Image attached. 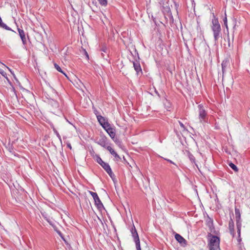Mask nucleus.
Wrapping results in <instances>:
<instances>
[{"label": "nucleus", "mask_w": 250, "mask_h": 250, "mask_svg": "<svg viewBox=\"0 0 250 250\" xmlns=\"http://www.w3.org/2000/svg\"><path fill=\"white\" fill-rule=\"evenodd\" d=\"M213 19L212 20L211 28L213 33V37L215 42H217L221 36V28L218 20L213 14Z\"/></svg>", "instance_id": "nucleus-1"}, {"label": "nucleus", "mask_w": 250, "mask_h": 250, "mask_svg": "<svg viewBox=\"0 0 250 250\" xmlns=\"http://www.w3.org/2000/svg\"><path fill=\"white\" fill-rule=\"evenodd\" d=\"M208 247L209 250H221L220 248V238L219 237L208 233Z\"/></svg>", "instance_id": "nucleus-2"}, {"label": "nucleus", "mask_w": 250, "mask_h": 250, "mask_svg": "<svg viewBox=\"0 0 250 250\" xmlns=\"http://www.w3.org/2000/svg\"><path fill=\"white\" fill-rule=\"evenodd\" d=\"M198 118L200 122L202 124H205L208 122V112L206 110V107L203 104H199L197 106Z\"/></svg>", "instance_id": "nucleus-3"}, {"label": "nucleus", "mask_w": 250, "mask_h": 250, "mask_svg": "<svg viewBox=\"0 0 250 250\" xmlns=\"http://www.w3.org/2000/svg\"><path fill=\"white\" fill-rule=\"evenodd\" d=\"M89 194L92 196L94 200L95 204L98 209L101 210L104 208V205L100 200L97 193L91 191H89Z\"/></svg>", "instance_id": "nucleus-4"}, {"label": "nucleus", "mask_w": 250, "mask_h": 250, "mask_svg": "<svg viewBox=\"0 0 250 250\" xmlns=\"http://www.w3.org/2000/svg\"><path fill=\"white\" fill-rule=\"evenodd\" d=\"M95 142L104 148L106 147L108 144L107 142V138L104 135H101L99 138H97Z\"/></svg>", "instance_id": "nucleus-5"}, {"label": "nucleus", "mask_w": 250, "mask_h": 250, "mask_svg": "<svg viewBox=\"0 0 250 250\" xmlns=\"http://www.w3.org/2000/svg\"><path fill=\"white\" fill-rule=\"evenodd\" d=\"M206 224L209 228L210 230V232L215 233V227L213 225V220L212 218H211L208 215H207V217L206 219Z\"/></svg>", "instance_id": "nucleus-6"}, {"label": "nucleus", "mask_w": 250, "mask_h": 250, "mask_svg": "<svg viewBox=\"0 0 250 250\" xmlns=\"http://www.w3.org/2000/svg\"><path fill=\"white\" fill-rule=\"evenodd\" d=\"M101 166L108 173V174L110 176L112 179L114 180V179L115 178V176L114 174L112 172V171L108 163L104 162L102 165H101Z\"/></svg>", "instance_id": "nucleus-7"}, {"label": "nucleus", "mask_w": 250, "mask_h": 250, "mask_svg": "<svg viewBox=\"0 0 250 250\" xmlns=\"http://www.w3.org/2000/svg\"><path fill=\"white\" fill-rule=\"evenodd\" d=\"M229 229L230 234L232 236V237H234L235 234L234 230V222L231 218H230L229 221Z\"/></svg>", "instance_id": "nucleus-8"}, {"label": "nucleus", "mask_w": 250, "mask_h": 250, "mask_svg": "<svg viewBox=\"0 0 250 250\" xmlns=\"http://www.w3.org/2000/svg\"><path fill=\"white\" fill-rule=\"evenodd\" d=\"M130 232H131L132 236L133 238L134 241L135 240H138L139 239H140L138 232L137 231V230H136L134 224H133V226L130 229Z\"/></svg>", "instance_id": "nucleus-9"}, {"label": "nucleus", "mask_w": 250, "mask_h": 250, "mask_svg": "<svg viewBox=\"0 0 250 250\" xmlns=\"http://www.w3.org/2000/svg\"><path fill=\"white\" fill-rule=\"evenodd\" d=\"M18 31L19 32V35L22 41V42L24 45L26 44V39L24 31L19 28H18Z\"/></svg>", "instance_id": "nucleus-10"}, {"label": "nucleus", "mask_w": 250, "mask_h": 250, "mask_svg": "<svg viewBox=\"0 0 250 250\" xmlns=\"http://www.w3.org/2000/svg\"><path fill=\"white\" fill-rule=\"evenodd\" d=\"M175 238L181 245L183 246L187 244V241L180 234L176 233Z\"/></svg>", "instance_id": "nucleus-11"}, {"label": "nucleus", "mask_w": 250, "mask_h": 250, "mask_svg": "<svg viewBox=\"0 0 250 250\" xmlns=\"http://www.w3.org/2000/svg\"><path fill=\"white\" fill-rule=\"evenodd\" d=\"M235 214L236 218V224H241V213L239 209L237 208H235Z\"/></svg>", "instance_id": "nucleus-12"}, {"label": "nucleus", "mask_w": 250, "mask_h": 250, "mask_svg": "<svg viewBox=\"0 0 250 250\" xmlns=\"http://www.w3.org/2000/svg\"><path fill=\"white\" fill-rule=\"evenodd\" d=\"M163 103L167 110L169 111H171L172 108L171 103L170 102V101L165 98L163 101Z\"/></svg>", "instance_id": "nucleus-13"}, {"label": "nucleus", "mask_w": 250, "mask_h": 250, "mask_svg": "<svg viewBox=\"0 0 250 250\" xmlns=\"http://www.w3.org/2000/svg\"><path fill=\"white\" fill-rule=\"evenodd\" d=\"M133 63L134 68L135 70L136 71L137 74L138 75L139 74V73H142V68H141L139 62H138V61L133 62Z\"/></svg>", "instance_id": "nucleus-14"}, {"label": "nucleus", "mask_w": 250, "mask_h": 250, "mask_svg": "<svg viewBox=\"0 0 250 250\" xmlns=\"http://www.w3.org/2000/svg\"><path fill=\"white\" fill-rule=\"evenodd\" d=\"M229 65V62L228 59H225L223 60L222 62L221 65H222V71L223 75L224 74L226 68L228 67V66Z\"/></svg>", "instance_id": "nucleus-15"}, {"label": "nucleus", "mask_w": 250, "mask_h": 250, "mask_svg": "<svg viewBox=\"0 0 250 250\" xmlns=\"http://www.w3.org/2000/svg\"><path fill=\"white\" fill-rule=\"evenodd\" d=\"M106 131L109 134L110 137L113 139V140L116 142V140L115 139V137L116 135L115 129L111 127L110 128H108L107 130Z\"/></svg>", "instance_id": "nucleus-16"}, {"label": "nucleus", "mask_w": 250, "mask_h": 250, "mask_svg": "<svg viewBox=\"0 0 250 250\" xmlns=\"http://www.w3.org/2000/svg\"><path fill=\"white\" fill-rule=\"evenodd\" d=\"M101 56L104 59L107 60L108 58V50L105 47H103L101 49Z\"/></svg>", "instance_id": "nucleus-17"}, {"label": "nucleus", "mask_w": 250, "mask_h": 250, "mask_svg": "<svg viewBox=\"0 0 250 250\" xmlns=\"http://www.w3.org/2000/svg\"><path fill=\"white\" fill-rule=\"evenodd\" d=\"M0 27H1V28H3L6 30L12 31L15 33V32L14 30H13L11 28H10L9 27L7 26L5 23H4L2 22V19L0 17Z\"/></svg>", "instance_id": "nucleus-18"}, {"label": "nucleus", "mask_w": 250, "mask_h": 250, "mask_svg": "<svg viewBox=\"0 0 250 250\" xmlns=\"http://www.w3.org/2000/svg\"><path fill=\"white\" fill-rule=\"evenodd\" d=\"M97 118L101 125L107 122L106 121L105 119L100 115H97Z\"/></svg>", "instance_id": "nucleus-19"}, {"label": "nucleus", "mask_w": 250, "mask_h": 250, "mask_svg": "<svg viewBox=\"0 0 250 250\" xmlns=\"http://www.w3.org/2000/svg\"><path fill=\"white\" fill-rule=\"evenodd\" d=\"M161 10L164 14H168L171 12L170 8L168 5H163Z\"/></svg>", "instance_id": "nucleus-20"}, {"label": "nucleus", "mask_w": 250, "mask_h": 250, "mask_svg": "<svg viewBox=\"0 0 250 250\" xmlns=\"http://www.w3.org/2000/svg\"><path fill=\"white\" fill-rule=\"evenodd\" d=\"M54 67L59 72L62 73L67 78H68L67 75H66V74L63 72V71L62 69V68L60 67V66L58 64H57V63H54Z\"/></svg>", "instance_id": "nucleus-21"}, {"label": "nucleus", "mask_w": 250, "mask_h": 250, "mask_svg": "<svg viewBox=\"0 0 250 250\" xmlns=\"http://www.w3.org/2000/svg\"><path fill=\"white\" fill-rule=\"evenodd\" d=\"M187 153H188V158L189 159L190 161L192 163H195V158L194 157V156L189 151H188Z\"/></svg>", "instance_id": "nucleus-22"}, {"label": "nucleus", "mask_w": 250, "mask_h": 250, "mask_svg": "<svg viewBox=\"0 0 250 250\" xmlns=\"http://www.w3.org/2000/svg\"><path fill=\"white\" fill-rule=\"evenodd\" d=\"M111 154L115 158L116 160L117 161H119L121 159V157L115 150L112 151V152H111Z\"/></svg>", "instance_id": "nucleus-23"}, {"label": "nucleus", "mask_w": 250, "mask_h": 250, "mask_svg": "<svg viewBox=\"0 0 250 250\" xmlns=\"http://www.w3.org/2000/svg\"><path fill=\"white\" fill-rule=\"evenodd\" d=\"M102 127L105 130V131L107 130L108 128H110L111 127L110 125L106 122L105 123L102 125Z\"/></svg>", "instance_id": "nucleus-24"}, {"label": "nucleus", "mask_w": 250, "mask_h": 250, "mask_svg": "<svg viewBox=\"0 0 250 250\" xmlns=\"http://www.w3.org/2000/svg\"><path fill=\"white\" fill-rule=\"evenodd\" d=\"M96 162L100 165H102V164L104 162L98 155H96Z\"/></svg>", "instance_id": "nucleus-25"}, {"label": "nucleus", "mask_w": 250, "mask_h": 250, "mask_svg": "<svg viewBox=\"0 0 250 250\" xmlns=\"http://www.w3.org/2000/svg\"><path fill=\"white\" fill-rule=\"evenodd\" d=\"M134 242L135 243L136 250H141L140 239L134 241Z\"/></svg>", "instance_id": "nucleus-26"}, {"label": "nucleus", "mask_w": 250, "mask_h": 250, "mask_svg": "<svg viewBox=\"0 0 250 250\" xmlns=\"http://www.w3.org/2000/svg\"><path fill=\"white\" fill-rule=\"evenodd\" d=\"M241 226H242L241 224H236L238 237H240V236H241Z\"/></svg>", "instance_id": "nucleus-27"}, {"label": "nucleus", "mask_w": 250, "mask_h": 250, "mask_svg": "<svg viewBox=\"0 0 250 250\" xmlns=\"http://www.w3.org/2000/svg\"><path fill=\"white\" fill-rule=\"evenodd\" d=\"M229 166L234 171L237 172L238 171L237 167L232 163H229Z\"/></svg>", "instance_id": "nucleus-28"}, {"label": "nucleus", "mask_w": 250, "mask_h": 250, "mask_svg": "<svg viewBox=\"0 0 250 250\" xmlns=\"http://www.w3.org/2000/svg\"><path fill=\"white\" fill-rule=\"evenodd\" d=\"M99 3L103 6H106L107 4V0H97Z\"/></svg>", "instance_id": "nucleus-29"}, {"label": "nucleus", "mask_w": 250, "mask_h": 250, "mask_svg": "<svg viewBox=\"0 0 250 250\" xmlns=\"http://www.w3.org/2000/svg\"><path fill=\"white\" fill-rule=\"evenodd\" d=\"M53 130L54 132L55 133V134L57 136V137L58 138V139L61 141L62 139H61V135H60L59 132L57 131V130L56 129V128L54 127H53Z\"/></svg>", "instance_id": "nucleus-30"}, {"label": "nucleus", "mask_w": 250, "mask_h": 250, "mask_svg": "<svg viewBox=\"0 0 250 250\" xmlns=\"http://www.w3.org/2000/svg\"><path fill=\"white\" fill-rule=\"evenodd\" d=\"M223 21H224V25L226 26V28L227 29H228V23H227V15H226V13H225V17L223 19Z\"/></svg>", "instance_id": "nucleus-31"}, {"label": "nucleus", "mask_w": 250, "mask_h": 250, "mask_svg": "<svg viewBox=\"0 0 250 250\" xmlns=\"http://www.w3.org/2000/svg\"><path fill=\"white\" fill-rule=\"evenodd\" d=\"M105 148H106L107 150H108L110 153H111V152H112V151L114 150L110 146H109L108 145H107V146L105 147Z\"/></svg>", "instance_id": "nucleus-32"}, {"label": "nucleus", "mask_w": 250, "mask_h": 250, "mask_svg": "<svg viewBox=\"0 0 250 250\" xmlns=\"http://www.w3.org/2000/svg\"><path fill=\"white\" fill-rule=\"evenodd\" d=\"M0 73L4 77H6V73L3 70L0 69Z\"/></svg>", "instance_id": "nucleus-33"}, {"label": "nucleus", "mask_w": 250, "mask_h": 250, "mask_svg": "<svg viewBox=\"0 0 250 250\" xmlns=\"http://www.w3.org/2000/svg\"><path fill=\"white\" fill-rule=\"evenodd\" d=\"M83 52H84V55H85V57H86V59L87 60H88L89 59V56H88V54L87 52H86V51L85 49H84Z\"/></svg>", "instance_id": "nucleus-34"}, {"label": "nucleus", "mask_w": 250, "mask_h": 250, "mask_svg": "<svg viewBox=\"0 0 250 250\" xmlns=\"http://www.w3.org/2000/svg\"><path fill=\"white\" fill-rule=\"evenodd\" d=\"M179 123L181 127H182L183 129L185 128V126L184 125L182 122H181L180 121H179Z\"/></svg>", "instance_id": "nucleus-35"}, {"label": "nucleus", "mask_w": 250, "mask_h": 250, "mask_svg": "<svg viewBox=\"0 0 250 250\" xmlns=\"http://www.w3.org/2000/svg\"><path fill=\"white\" fill-rule=\"evenodd\" d=\"M228 46H229V47H230L231 45H230V39H229V33L228 34Z\"/></svg>", "instance_id": "nucleus-36"}, {"label": "nucleus", "mask_w": 250, "mask_h": 250, "mask_svg": "<svg viewBox=\"0 0 250 250\" xmlns=\"http://www.w3.org/2000/svg\"><path fill=\"white\" fill-rule=\"evenodd\" d=\"M165 160H167V162H169V163H171V164H173V165H175V166L177 167V165H176V164H175L173 162H172V161H171L170 160H169V159H165Z\"/></svg>", "instance_id": "nucleus-37"}, {"label": "nucleus", "mask_w": 250, "mask_h": 250, "mask_svg": "<svg viewBox=\"0 0 250 250\" xmlns=\"http://www.w3.org/2000/svg\"><path fill=\"white\" fill-rule=\"evenodd\" d=\"M67 146L70 149H71L72 148V147H71V144H67Z\"/></svg>", "instance_id": "nucleus-38"}, {"label": "nucleus", "mask_w": 250, "mask_h": 250, "mask_svg": "<svg viewBox=\"0 0 250 250\" xmlns=\"http://www.w3.org/2000/svg\"><path fill=\"white\" fill-rule=\"evenodd\" d=\"M241 240H242V239L241 238V236H240V237H238V239H237L238 242L240 243L241 241Z\"/></svg>", "instance_id": "nucleus-39"}, {"label": "nucleus", "mask_w": 250, "mask_h": 250, "mask_svg": "<svg viewBox=\"0 0 250 250\" xmlns=\"http://www.w3.org/2000/svg\"><path fill=\"white\" fill-rule=\"evenodd\" d=\"M46 220L47 221V222L51 225H52V223L51 221H49V220L48 219H46Z\"/></svg>", "instance_id": "nucleus-40"}, {"label": "nucleus", "mask_w": 250, "mask_h": 250, "mask_svg": "<svg viewBox=\"0 0 250 250\" xmlns=\"http://www.w3.org/2000/svg\"><path fill=\"white\" fill-rule=\"evenodd\" d=\"M58 234H59V235L62 238V233H61L60 231H58Z\"/></svg>", "instance_id": "nucleus-41"}, {"label": "nucleus", "mask_w": 250, "mask_h": 250, "mask_svg": "<svg viewBox=\"0 0 250 250\" xmlns=\"http://www.w3.org/2000/svg\"><path fill=\"white\" fill-rule=\"evenodd\" d=\"M7 68L9 69V70L11 72H11V70H10V69L9 67H7Z\"/></svg>", "instance_id": "nucleus-42"}]
</instances>
